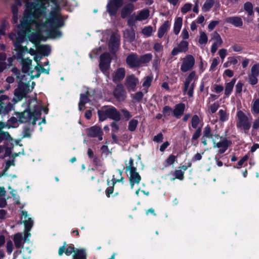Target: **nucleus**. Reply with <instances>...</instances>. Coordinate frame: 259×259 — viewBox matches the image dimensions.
<instances>
[{"label":"nucleus","mask_w":259,"mask_h":259,"mask_svg":"<svg viewBox=\"0 0 259 259\" xmlns=\"http://www.w3.org/2000/svg\"><path fill=\"white\" fill-rule=\"evenodd\" d=\"M49 1L24 0L26 3V10L18 27L19 31L17 35L12 33L9 35L15 47V58H23L27 48L22 47L21 44L24 41L26 35L31 30L35 31L37 38H39L44 33L53 37L61 35V32L57 29L64 25L60 8H55L50 12L48 17L46 16Z\"/></svg>","instance_id":"f257e3e1"},{"label":"nucleus","mask_w":259,"mask_h":259,"mask_svg":"<svg viewBox=\"0 0 259 259\" xmlns=\"http://www.w3.org/2000/svg\"><path fill=\"white\" fill-rule=\"evenodd\" d=\"M12 72L19 80L18 87L14 92L15 97L13 99V101L17 103L30 92L29 82L32 79V77L29 76V74L25 75L21 73L19 70L16 67L12 68Z\"/></svg>","instance_id":"f03ea898"},{"label":"nucleus","mask_w":259,"mask_h":259,"mask_svg":"<svg viewBox=\"0 0 259 259\" xmlns=\"http://www.w3.org/2000/svg\"><path fill=\"white\" fill-rule=\"evenodd\" d=\"M203 138H211L213 143V147L220 149V154L224 153L229 146V141L228 140L218 135H212L210 127L209 126L204 127Z\"/></svg>","instance_id":"7ed1b4c3"},{"label":"nucleus","mask_w":259,"mask_h":259,"mask_svg":"<svg viewBox=\"0 0 259 259\" xmlns=\"http://www.w3.org/2000/svg\"><path fill=\"white\" fill-rule=\"evenodd\" d=\"M236 126L238 128L247 133L251 125L252 117L248 114L246 115L242 111L238 110L236 113Z\"/></svg>","instance_id":"20e7f679"},{"label":"nucleus","mask_w":259,"mask_h":259,"mask_svg":"<svg viewBox=\"0 0 259 259\" xmlns=\"http://www.w3.org/2000/svg\"><path fill=\"white\" fill-rule=\"evenodd\" d=\"M99 120L103 121L107 118L115 121H119L121 119L119 112L114 107L105 108L98 112Z\"/></svg>","instance_id":"39448f33"},{"label":"nucleus","mask_w":259,"mask_h":259,"mask_svg":"<svg viewBox=\"0 0 259 259\" xmlns=\"http://www.w3.org/2000/svg\"><path fill=\"white\" fill-rule=\"evenodd\" d=\"M21 215V220L23 221V223L24 224L25 231L23 236L24 241L26 242L28 240V238L31 236V234L29 232L33 226V221L31 218L28 217L27 211L24 210L22 211Z\"/></svg>","instance_id":"423d86ee"},{"label":"nucleus","mask_w":259,"mask_h":259,"mask_svg":"<svg viewBox=\"0 0 259 259\" xmlns=\"http://www.w3.org/2000/svg\"><path fill=\"white\" fill-rule=\"evenodd\" d=\"M182 63L180 70L183 72L191 70L195 64V59L191 55H187L184 58H181Z\"/></svg>","instance_id":"0eeeda50"},{"label":"nucleus","mask_w":259,"mask_h":259,"mask_svg":"<svg viewBox=\"0 0 259 259\" xmlns=\"http://www.w3.org/2000/svg\"><path fill=\"white\" fill-rule=\"evenodd\" d=\"M111 62L110 56L109 53H104L100 56V68L101 71L109 77L108 69Z\"/></svg>","instance_id":"6e6552de"},{"label":"nucleus","mask_w":259,"mask_h":259,"mask_svg":"<svg viewBox=\"0 0 259 259\" xmlns=\"http://www.w3.org/2000/svg\"><path fill=\"white\" fill-rule=\"evenodd\" d=\"M139 82V79L134 75L132 74L126 77L125 85L128 91H135L136 86Z\"/></svg>","instance_id":"1a4fd4ad"},{"label":"nucleus","mask_w":259,"mask_h":259,"mask_svg":"<svg viewBox=\"0 0 259 259\" xmlns=\"http://www.w3.org/2000/svg\"><path fill=\"white\" fill-rule=\"evenodd\" d=\"M189 43L186 40H182L178 45L174 48L171 54L172 56H176L180 53H185L188 50Z\"/></svg>","instance_id":"9d476101"},{"label":"nucleus","mask_w":259,"mask_h":259,"mask_svg":"<svg viewBox=\"0 0 259 259\" xmlns=\"http://www.w3.org/2000/svg\"><path fill=\"white\" fill-rule=\"evenodd\" d=\"M126 62L131 68L140 67V60L138 56L134 53L130 54L126 58Z\"/></svg>","instance_id":"9b49d317"},{"label":"nucleus","mask_w":259,"mask_h":259,"mask_svg":"<svg viewBox=\"0 0 259 259\" xmlns=\"http://www.w3.org/2000/svg\"><path fill=\"white\" fill-rule=\"evenodd\" d=\"M212 39H213L214 41L211 46L210 51L212 54H214L216 52L218 48L222 45L223 40L220 35L217 32L213 33L212 35Z\"/></svg>","instance_id":"f8f14e48"},{"label":"nucleus","mask_w":259,"mask_h":259,"mask_svg":"<svg viewBox=\"0 0 259 259\" xmlns=\"http://www.w3.org/2000/svg\"><path fill=\"white\" fill-rule=\"evenodd\" d=\"M88 135L91 137H97L99 141L102 140L103 132L101 127L94 126L88 130Z\"/></svg>","instance_id":"ddd939ff"},{"label":"nucleus","mask_w":259,"mask_h":259,"mask_svg":"<svg viewBox=\"0 0 259 259\" xmlns=\"http://www.w3.org/2000/svg\"><path fill=\"white\" fill-rule=\"evenodd\" d=\"M119 46V36L116 34H112L111 36L109 47L112 53H115Z\"/></svg>","instance_id":"4468645a"},{"label":"nucleus","mask_w":259,"mask_h":259,"mask_svg":"<svg viewBox=\"0 0 259 259\" xmlns=\"http://www.w3.org/2000/svg\"><path fill=\"white\" fill-rule=\"evenodd\" d=\"M126 92L121 84H118L115 88L113 95L118 101H123L126 97Z\"/></svg>","instance_id":"2eb2a0df"},{"label":"nucleus","mask_w":259,"mask_h":259,"mask_svg":"<svg viewBox=\"0 0 259 259\" xmlns=\"http://www.w3.org/2000/svg\"><path fill=\"white\" fill-rule=\"evenodd\" d=\"M127 175L128 176L129 181L132 189L133 188L134 185L139 184L140 183L141 180V177L137 170L130 172Z\"/></svg>","instance_id":"dca6fc26"},{"label":"nucleus","mask_w":259,"mask_h":259,"mask_svg":"<svg viewBox=\"0 0 259 259\" xmlns=\"http://www.w3.org/2000/svg\"><path fill=\"white\" fill-rule=\"evenodd\" d=\"M225 22L236 27H241L243 25L242 19L238 16L229 17L225 19Z\"/></svg>","instance_id":"f3484780"},{"label":"nucleus","mask_w":259,"mask_h":259,"mask_svg":"<svg viewBox=\"0 0 259 259\" xmlns=\"http://www.w3.org/2000/svg\"><path fill=\"white\" fill-rule=\"evenodd\" d=\"M18 121L20 123H25L28 121L31 118V114L30 111L25 110L21 113H16Z\"/></svg>","instance_id":"a211bd4d"},{"label":"nucleus","mask_w":259,"mask_h":259,"mask_svg":"<svg viewBox=\"0 0 259 259\" xmlns=\"http://www.w3.org/2000/svg\"><path fill=\"white\" fill-rule=\"evenodd\" d=\"M66 243L65 242L62 246L60 247L58 250V254L60 256H61L63 253H65L66 255H70L72 253H74L75 252L76 249L71 245L68 246L66 248Z\"/></svg>","instance_id":"6ab92c4d"},{"label":"nucleus","mask_w":259,"mask_h":259,"mask_svg":"<svg viewBox=\"0 0 259 259\" xmlns=\"http://www.w3.org/2000/svg\"><path fill=\"white\" fill-rule=\"evenodd\" d=\"M125 71L123 68L117 69L112 75V80L115 83L120 82L125 77Z\"/></svg>","instance_id":"aec40b11"},{"label":"nucleus","mask_w":259,"mask_h":259,"mask_svg":"<svg viewBox=\"0 0 259 259\" xmlns=\"http://www.w3.org/2000/svg\"><path fill=\"white\" fill-rule=\"evenodd\" d=\"M191 127L194 129H198L200 128L202 129L203 126V121L202 119L197 115H194L191 119Z\"/></svg>","instance_id":"412c9836"},{"label":"nucleus","mask_w":259,"mask_h":259,"mask_svg":"<svg viewBox=\"0 0 259 259\" xmlns=\"http://www.w3.org/2000/svg\"><path fill=\"white\" fill-rule=\"evenodd\" d=\"M13 241L15 246L16 248H20L23 246V244L26 242L24 241L23 234L18 233L15 234L13 237Z\"/></svg>","instance_id":"4be33fe9"},{"label":"nucleus","mask_w":259,"mask_h":259,"mask_svg":"<svg viewBox=\"0 0 259 259\" xmlns=\"http://www.w3.org/2000/svg\"><path fill=\"white\" fill-rule=\"evenodd\" d=\"M185 110V105L184 103L177 104L173 110V114L177 118H180L183 114Z\"/></svg>","instance_id":"5701e85b"},{"label":"nucleus","mask_w":259,"mask_h":259,"mask_svg":"<svg viewBox=\"0 0 259 259\" xmlns=\"http://www.w3.org/2000/svg\"><path fill=\"white\" fill-rule=\"evenodd\" d=\"M135 7L133 4H128L124 6L121 11V17L122 18H126L127 16L131 14L134 10Z\"/></svg>","instance_id":"b1692460"},{"label":"nucleus","mask_w":259,"mask_h":259,"mask_svg":"<svg viewBox=\"0 0 259 259\" xmlns=\"http://www.w3.org/2000/svg\"><path fill=\"white\" fill-rule=\"evenodd\" d=\"M236 81V78H233L231 81L225 83L224 93L226 97H228L231 95Z\"/></svg>","instance_id":"393cba45"},{"label":"nucleus","mask_w":259,"mask_h":259,"mask_svg":"<svg viewBox=\"0 0 259 259\" xmlns=\"http://www.w3.org/2000/svg\"><path fill=\"white\" fill-rule=\"evenodd\" d=\"M149 11L147 9H144L140 11L136 17V20L139 21H142L147 19L149 16Z\"/></svg>","instance_id":"a878e982"},{"label":"nucleus","mask_w":259,"mask_h":259,"mask_svg":"<svg viewBox=\"0 0 259 259\" xmlns=\"http://www.w3.org/2000/svg\"><path fill=\"white\" fill-rule=\"evenodd\" d=\"M218 115L219 118V121L221 122H226L229 118V113L227 109L219 110Z\"/></svg>","instance_id":"bb28decb"},{"label":"nucleus","mask_w":259,"mask_h":259,"mask_svg":"<svg viewBox=\"0 0 259 259\" xmlns=\"http://www.w3.org/2000/svg\"><path fill=\"white\" fill-rule=\"evenodd\" d=\"M170 24L168 21H166L160 26L158 29L157 36L159 38H161L169 28Z\"/></svg>","instance_id":"cd10ccee"},{"label":"nucleus","mask_w":259,"mask_h":259,"mask_svg":"<svg viewBox=\"0 0 259 259\" xmlns=\"http://www.w3.org/2000/svg\"><path fill=\"white\" fill-rule=\"evenodd\" d=\"M194 87L195 84L185 81L183 89L184 93H187L189 97H192L193 95Z\"/></svg>","instance_id":"c85d7f7f"},{"label":"nucleus","mask_w":259,"mask_h":259,"mask_svg":"<svg viewBox=\"0 0 259 259\" xmlns=\"http://www.w3.org/2000/svg\"><path fill=\"white\" fill-rule=\"evenodd\" d=\"M22 71L23 73H27L31 68L32 60L29 58L22 60Z\"/></svg>","instance_id":"c756f323"},{"label":"nucleus","mask_w":259,"mask_h":259,"mask_svg":"<svg viewBox=\"0 0 259 259\" xmlns=\"http://www.w3.org/2000/svg\"><path fill=\"white\" fill-rule=\"evenodd\" d=\"M72 259H86L85 250L84 249H76Z\"/></svg>","instance_id":"7c9ffc66"},{"label":"nucleus","mask_w":259,"mask_h":259,"mask_svg":"<svg viewBox=\"0 0 259 259\" xmlns=\"http://www.w3.org/2000/svg\"><path fill=\"white\" fill-rule=\"evenodd\" d=\"M124 37L129 41H133L135 39V33L134 30L132 28L126 29L124 32Z\"/></svg>","instance_id":"2f4dec72"},{"label":"nucleus","mask_w":259,"mask_h":259,"mask_svg":"<svg viewBox=\"0 0 259 259\" xmlns=\"http://www.w3.org/2000/svg\"><path fill=\"white\" fill-rule=\"evenodd\" d=\"M183 19L181 17L176 19L174 25V32L177 35L180 32L182 26Z\"/></svg>","instance_id":"473e14b6"},{"label":"nucleus","mask_w":259,"mask_h":259,"mask_svg":"<svg viewBox=\"0 0 259 259\" xmlns=\"http://www.w3.org/2000/svg\"><path fill=\"white\" fill-rule=\"evenodd\" d=\"M38 52L42 54L43 56H48L51 52V48L48 45H39L37 47Z\"/></svg>","instance_id":"72a5a7b5"},{"label":"nucleus","mask_w":259,"mask_h":259,"mask_svg":"<svg viewBox=\"0 0 259 259\" xmlns=\"http://www.w3.org/2000/svg\"><path fill=\"white\" fill-rule=\"evenodd\" d=\"M8 99V97L6 95L0 96V113L4 112L6 108V105L9 104V102L7 101Z\"/></svg>","instance_id":"f704fd0d"},{"label":"nucleus","mask_w":259,"mask_h":259,"mask_svg":"<svg viewBox=\"0 0 259 259\" xmlns=\"http://www.w3.org/2000/svg\"><path fill=\"white\" fill-rule=\"evenodd\" d=\"M89 101L88 98V92H87L85 94H81L80 95V101L79 103V109L81 110L84 108V105L85 103Z\"/></svg>","instance_id":"c9c22d12"},{"label":"nucleus","mask_w":259,"mask_h":259,"mask_svg":"<svg viewBox=\"0 0 259 259\" xmlns=\"http://www.w3.org/2000/svg\"><path fill=\"white\" fill-rule=\"evenodd\" d=\"M251 110L253 114H259V99H253L251 103Z\"/></svg>","instance_id":"e433bc0d"},{"label":"nucleus","mask_w":259,"mask_h":259,"mask_svg":"<svg viewBox=\"0 0 259 259\" xmlns=\"http://www.w3.org/2000/svg\"><path fill=\"white\" fill-rule=\"evenodd\" d=\"M152 58L151 54H145L141 57H139L140 67L142 66L144 64L148 63Z\"/></svg>","instance_id":"4c0bfd02"},{"label":"nucleus","mask_w":259,"mask_h":259,"mask_svg":"<svg viewBox=\"0 0 259 259\" xmlns=\"http://www.w3.org/2000/svg\"><path fill=\"white\" fill-rule=\"evenodd\" d=\"M119 7L113 4L108 3L107 6V10L111 16L114 15Z\"/></svg>","instance_id":"58836bf2"},{"label":"nucleus","mask_w":259,"mask_h":259,"mask_svg":"<svg viewBox=\"0 0 259 259\" xmlns=\"http://www.w3.org/2000/svg\"><path fill=\"white\" fill-rule=\"evenodd\" d=\"M153 80V76L148 75L145 77L143 79L142 87L147 89L151 84Z\"/></svg>","instance_id":"ea45409f"},{"label":"nucleus","mask_w":259,"mask_h":259,"mask_svg":"<svg viewBox=\"0 0 259 259\" xmlns=\"http://www.w3.org/2000/svg\"><path fill=\"white\" fill-rule=\"evenodd\" d=\"M197 78L195 71L191 72L186 77L185 81L195 84V81Z\"/></svg>","instance_id":"a19ab883"},{"label":"nucleus","mask_w":259,"mask_h":259,"mask_svg":"<svg viewBox=\"0 0 259 259\" xmlns=\"http://www.w3.org/2000/svg\"><path fill=\"white\" fill-rule=\"evenodd\" d=\"M244 10L247 13L249 16L253 15V5L249 2H246L243 6Z\"/></svg>","instance_id":"79ce46f5"},{"label":"nucleus","mask_w":259,"mask_h":259,"mask_svg":"<svg viewBox=\"0 0 259 259\" xmlns=\"http://www.w3.org/2000/svg\"><path fill=\"white\" fill-rule=\"evenodd\" d=\"M214 3V0H206L202 6V11L204 12L208 11L213 6Z\"/></svg>","instance_id":"37998d69"},{"label":"nucleus","mask_w":259,"mask_h":259,"mask_svg":"<svg viewBox=\"0 0 259 259\" xmlns=\"http://www.w3.org/2000/svg\"><path fill=\"white\" fill-rule=\"evenodd\" d=\"M208 41L207 34L203 31L200 32L198 42L200 45H206Z\"/></svg>","instance_id":"c03bdc74"},{"label":"nucleus","mask_w":259,"mask_h":259,"mask_svg":"<svg viewBox=\"0 0 259 259\" xmlns=\"http://www.w3.org/2000/svg\"><path fill=\"white\" fill-rule=\"evenodd\" d=\"M139 121L136 119H133L130 121L128 125V130L131 132H134L136 130Z\"/></svg>","instance_id":"a18cd8bd"},{"label":"nucleus","mask_w":259,"mask_h":259,"mask_svg":"<svg viewBox=\"0 0 259 259\" xmlns=\"http://www.w3.org/2000/svg\"><path fill=\"white\" fill-rule=\"evenodd\" d=\"M257 77V75L253 74L250 73H249L248 75V80L249 83L252 85L256 84L258 82Z\"/></svg>","instance_id":"49530a36"},{"label":"nucleus","mask_w":259,"mask_h":259,"mask_svg":"<svg viewBox=\"0 0 259 259\" xmlns=\"http://www.w3.org/2000/svg\"><path fill=\"white\" fill-rule=\"evenodd\" d=\"M126 172H132L137 170L136 167L134 166V159L131 158L129 160L128 163L126 165L125 167Z\"/></svg>","instance_id":"de8ad7c7"},{"label":"nucleus","mask_w":259,"mask_h":259,"mask_svg":"<svg viewBox=\"0 0 259 259\" xmlns=\"http://www.w3.org/2000/svg\"><path fill=\"white\" fill-rule=\"evenodd\" d=\"M176 156L171 154L170 155L165 161V166H168L172 164L176 161Z\"/></svg>","instance_id":"09e8293b"},{"label":"nucleus","mask_w":259,"mask_h":259,"mask_svg":"<svg viewBox=\"0 0 259 259\" xmlns=\"http://www.w3.org/2000/svg\"><path fill=\"white\" fill-rule=\"evenodd\" d=\"M184 171H182V169H177L175 171L174 174L175 178L172 179V180H174L175 179H178L180 180H183L184 179Z\"/></svg>","instance_id":"8fccbe9b"},{"label":"nucleus","mask_w":259,"mask_h":259,"mask_svg":"<svg viewBox=\"0 0 259 259\" xmlns=\"http://www.w3.org/2000/svg\"><path fill=\"white\" fill-rule=\"evenodd\" d=\"M153 32V28L151 26H148L144 27L142 30V33L144 35L149 37L150 36Z\"/></svg>","instance_id":"3c124183"},{"label":"nucleus","mask_w":259,"mask_h":259,"mask_svg":"<svg viewBox=\"0 0 259 259\" xmlns=\"http://www.w3.org/2000/svg\"><path fill=\"white\" fill-rule=\"evenodd\" d=\"M35 70L38 72L39 73L36 75L37 77H38L39 76L40 73L45 72L47 74L49 73V69H45L42 65L40 64L39 63H37V65L35 67Z\"/></svg>","instance_id":"603ef678"},{"label":"nucleus","mask_w":259,"mask_h":259,"mask_svg":"<svg viewBox=\"0 0 259 259\" xmlns=\"http://www.w3.org/2000/svg\"><path fill=\"white\" fill-rule=\"evenodd\" d=\"M12 140L9 133L7 132L0 131V143L4 140Z\"/></svg>","instance_id":"864d4df0"},{"label":"nucleus","mask_w":259,"mask_h":259,"mask_svg":"<svg viewBox=\"0 0 259 259\" xmlns=\"http://www.w3.org/2000/svg\"><path fill=\"white\" fill-rule=\"evenodd\" d=\"M219 59L218 58L213 59L210 66L209 71L212 72L215 71L216 69V67L219 64Z\"/></svg>","instance_id":"5fc2aeb1"},{"label":"nucleus","mask_w":259,"mask_h":259,"mask_svg":"<svg viewBox=\"0 0 259 259\" xmlns=\"http://www.w3.org/2000/svg\"><path fill=\"white\" fill-rule=\"evenodd\" d=\"M120 112L123 118H125L126 120H128L132 117L131 113L125 109H122L120 110Z\"/></svg>","instance_id":"6e6d98bb"},{"label":"nucleus","mask_w":259,"mask_h":259,"mask_svg":"<svg viewBox=\"0 0 259 259\" xmlns=\"http://www.w3.org/2000/svg\"><path fill=\"white\" fill-rule=\"evenodd\" d=\"M132 97L136 101L140 102L143 97V94L141 92H138L132 95Z\"/></svg>","instance_id":"4d7b16f0"},{"label":"nucleus","mask_w":259,"mask_h":259,"mask_svg":"<svg viewBox=\"0 0 259 259\" xmlns=\"http://www.w3.org/2000/svg\"><path fill=\"white\" fill-rule=\"evenodd\" d=\"M250 73L255 74L257 76L259 75V64L258 63H256L252 66V67L251 68V70H250Z\"/></svg>","instance_id":"13d9d810"},{"label":"nucleus","mask_w":259,"mask_h":259,"mask_svg":"<svg viewBox=\"0 0 259 259\" xmlns=\"http://www.w3.org/2000/svg\"><path fill=\"white\" fill-rule=\"evenodd\" d=\"M192 4L190 3H187L185 4L183 7L181 8V12L183 14L187 13L192 8Z\"/></svg>","instance_id":"bf43d9fd"},{"label":"nucleus","mask_w":259,"mask_h":259,"mask_svg":"<svg viewBox=\"0 0 259 259\" xmlns=\"http://www.w3.org/2000/svg\"><path fill=\"white\" fill-rule=\"evenodd\" d=\"M243 86V84L241 81H239L237 83V84L235 85V92L236 94L241 93Z\"/></svg>","instance_id":"052dcab7"},{"label":"nucleus","mask_w":259,"mask_h":259,"mask_svg":"<svg viewBox=\"0 0 259 259\" xmlns=\"http://www.w3.org/2000/svg\"><path fill=\"white\" fill-rule=\"evenodd\" d=\"M248 156L247 155H245L238 162V166H235V167L239 168L243 164V163L248 160Z\"/></svg>","instance_id":"680f3d73"},{"label":"nucleus","mask_w":259,"mask_h":259,"mask_svg":"<svg viewBox=\"0 0 259 259\" xmlns=\"http://www.w3.org/2000/svg\"><path fill=\"white\" fill-rule=\"evenodd\" d=\"M201 129L200 128L196 129L195 132L193 134L192 137V141L196 140L201 135Z\"/></svg>","instance_id":"e2e57ef3"},{"label":"nucleus","mask_w":259,"mask_h":259,"mask_svg":"<svg viewBox=\"0 0 259 259\" xmlns=\"http://www.w3.org/2000/svg\"><path fill=\"white\" fill-rule=\"evenodd\" d=\"M219 107V104L218 103H214L210 105L209 109L211 113H215Z\"/></svg>","instance_id":"0e129e2a"},{"label":"nucleus","mask_w":259,"mask_h":259,"mask_svg":"<svg viewBox=\"0 0 259 259\" xmlns=\"http://www.w3.org/2000/svg\"><path fill=\"white\" fill-rule=\"evenodd\" d=\"M7 251L9 254H11L13 250V244L11 241H8L6 245Z\"/></svg>","instance_id":"69168bd1"},{"label":"nucleus","mask_w":259,"mask_h":259,"mask_svg":"<svg viewBox=\"0 0 259 259\" xmlns=\"http://www.w3.org/2000/svg\"><path fill=\"white\" fill-rule=\"evenodd\" d=\"M172 109L169 106H165L163 109V114L164 116H169L172 112Z\"/></svg>","instance_id":"338daca9"},{"label":"nucleus","mask_w":259,"mask_h":259,"mask_svg":"<svg viewBox=\"0 0 259 259\" xmlns=\"http://www.w3.org/2000/svg\"><path fill=\"white\" fill-rule=\"evenodd\" d=\"M220 23L219 21H211L208 25V29L209 31L212 30L214 27L219 24Z\"/></svg>","instance_id":"774afa93"}]
</instances>
